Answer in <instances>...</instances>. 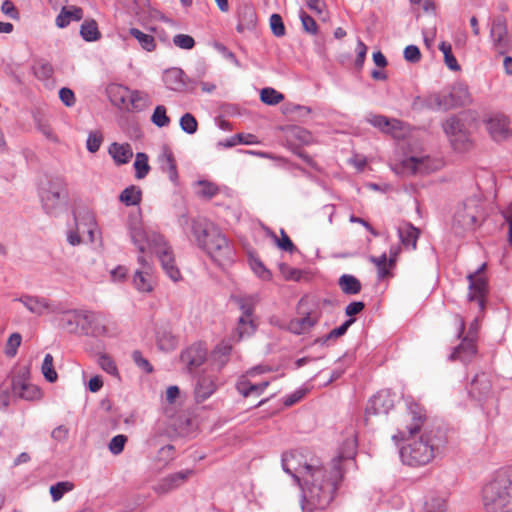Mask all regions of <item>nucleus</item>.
<instances>
[{"label": "nucleus", "mask_w": 512, "mask_h": 512, "mask_svg": "<svg viewBox=\"0 0 512 512\" xmlns=\"http://www.w3.org/2000/svg\"><path fill=\"white\" fill-rule=\"evenodd\" d=\"M343 473L337 469L318 464L304 476L302 488V509L305 512L323 510L333 501Z\"/></svg>", "instance_id": "obj_1"}, {"label": "nucleus", "mask_w": 512, "mask_h": 512, "mask_svg": "<svg viewBox=\"0 0 512 512\" xmlns=\"http://www.w3.org/2000/svg\"><path fill=\"white\" fill-rule=\"evenodd\" d=\"M446 444L447 434L444 428L426 426L419 439H411L409 443L400 448L401 461L410 467L425 466Z\"/></svg>", "instance_id": "obj_2"}, {"label": "nucleus", "mask_w": 512, "mask_h": 512, "mask_svg": "<svg viewBox=\"0 0 512 512\" xmlns=\"http://www.w3.org/2000/svg\"><path fill=\"white\" fill-rule=\"evenodd\" d=\"M192 234L198 246L219 266L224 267L234 261V249L221 230L206 219L192 221Z\"/></svg>", "instance_id": "obj_3"}, {"label": "nucleus", "mask_w": 512, "mask_h": 512, "mask_svg": "<svg viewBox=\"0 0 512 512\" xmlns=\"http://www.w3.org/2000/svg\"><path fill=\"white\" fill-rule=\"evenodd\" d=\"M486 512H512V465L500 469L482 489Z\"/></svg>", "instance_id": "obj_4"}, {"label": "nucleus", "mask_w": 512, "mask_h": 512, "mask_svg": "<svg viewBox=\"0 0 512 512\" xmlns=\"http://www.w3.org/2000/svg\"><path fill=\"white\" fill-rule=\"evenodd\" d=\"M282 468L290 474L296 483L301 486V480L307 476L319 463L317 459L307 461L302 452L294 450L282 455Z\"/></svg>", "instance_id": "obj_5"}, {"label": "nucleus", "mask_w": 512, "mask_h": 512, "mask_svg": "<svg viewBox=\"0 0 512 512\" xmlns=\"http://www.w3.org/2000/svg\"><path fill=\"white\" fill-rule=\"evenodd\" d=\"M66 183L62 177H54L42 186L39 196L42 207L47 214H54L62 197L66 196Z\"/></svg>", "instance_id": "obj_6"}, {"label": "nucleus", "mask_w": 512, "mask_h": 512, "mask_svg": "<svg viewBox=\"0 0 512 512\" xmlns=\"http://www.w3.org/2000/svg\"><path fill=\"white\" fill-rule=\"evenodd\" d=\"M406 416L410 423H406L403 429L399 428L398 433L392 436L394 441L404 440L406 439L407 435L413 436L414 434L420 432L421 427L424 425L426 420L424 408L414 402H410L408 404Z\"/></svg>", "instance_id": "obj_7"}, {"label": "nucleus", "mask_w": 512, "mask_h": 512, "mask_svg": "<svg viewBox=\"0 0 512 512\" xmlns=\"http://www.w3.org/2000/svg\"><path fill=\"white\" fill-rule=\"evenodd\" d=\"M490 38L495 50L502 55L512 48V39L508 34L507 21L503 15H497L491 20Z\"/></svg>", "instance_id": "obj_8"}, {"label": "nucleus", "mask_w": 512, "mask_h": 512, "mask_svg": "<svg viewBox=\"0 0 512 512\" xmlns=\"http://www.w3.org/2000/svg\"><path fill=\"white\" fill-rule=\"evenodd\" d=\"M236 302L242 311V315L238 320L239 335L240 337L243 335H250L256 330V325L252 316L254 314L257 299L254 296L239 297L236 298Z\"/></svg>", "instance_id": "obj_9"}, {"label": "nucleus", "mask_w": 512, "mask_h": 512, "mask_svg": "<svg viewBox=\"0 0 512 512\" xmlns=\"http://www.w3.org/2000/svg\"><path fill=\"white\" fill-rule=\"evenodd\" d=\"M486 265L482 264L474 273H470L467 276L469 281V301H475L478 303L480 309L485 307V298L488 293V282L482 275V271Z\"/></svg>", "instance_id": "obj_10"}, {"label": "nucleus", "mask_w": 512, "mask_h": 512, "mask_svg": "<svg viewBox=\"0 0 512 512\" xmlns=\"http://www.w3.org/2000/svg\"><path fill=\"white\" fill-rule=\"evenodd\" d=\"M437 168V163L429 156H410L400 162L398 169L401 173L407 175H425Z\"/></svg>", "instance_id": "obj_11"}, {"label": "nucleus", "mask_w": 512, "mask_h": 512, "mask_svg": "<svg viewBox=\"0 0 512 512\" xmlns=\"http://www.w3.org/2000/svg\"><path fill=\"white\" fill-rule=\"evenodd\" d=\"M130 237L139 252L144 253L147 249L153 250L156 245L162 244V235L156 232H147L140 223L130 226Z\"/></svg>", "instance_id": "obj_12"}, {"label": "nucleus", "mask_w": 512, "mask_h": 512, "mask_svg": "<svg viewBox=\"0 0 512 512\" xmlns=\"http://www.w3.org/2000/svg\"><path fill=\"white\" fill-rule=\"evenodd\" d=\"M394 408V395L390 390H381L370 398L365 409L366 421L371 415L388 414Z\"/></svg>", "instance_id": "obj_13"}, {"label": "nucleus", "mask_w": 512, "mask_h": 512, "mask_svg": "<svg viewBox=\"0 0 512 512\" xmlns=\"http://www.w3.org/2000/svg\"><path fill=\"white\" fill-rule=\"evenodd\" d=\"M151 252L156 254L163 270L171 280L176 282L181 278V273L175 264L173 251L166 244L164 238L162 239V244L156 245Z\"/></svg>", "instance_id": "obj_14"}, {"label": "nucleus", "mask_w": 512, "mask_h": 512, "mask_svg": "<svg viewBox=\"0 0 512 512\" xmlns=\"http://www.w3.org/2000/svg\"><path fill=\"white\" fill-rule=\"evenodd\" d=\"M207 359V347L201 343H193L182 351L180 360L186 365L189 373L194 372L198 369Z\"/></svg>", "instance_id": "obj_15"}, {"label": "nucleus", "mask_w": 512, "mask_h": 512, "mask_svg": "<svg viewBox=\"0 0 512 512\" xmlns=\"http://www.w3.org/2000/svg\"><path fill=\"white\" fill-rule=\"evenodd\" d=\"M486 126L490 136L496 142H501L512 137L510 120L506 115L502 113H496L488 118L486 121Z\"/></svg>", "instance_id": "obj_16"}, {"label": "nucleus", "mask_w": 512, "mask_h": 512, "mask_svg": "<svg viewBox=\"0 0 512 512\" xmlns=\"http://www.w3.org/2000/svg\"><path fill=\"white\" fill-rule=\"evenodd\" d=\"M444 132L451 138V143L457 150L466 149L468 146V137L464 129V124L456 116H452L443 124Z\"/></svg>", "instance_id": "obj_17"}, {"label": "nucleus", "mask_w": 512, "mask_h": 512, "mask_svg": "<svg viewBox=\"0 0 512 512\" xmlns=\"http://www.w3.org/2000/svg\"><path fill=\"white\" fill-rule=\"evenodd\" d=\"M195 471L193 469H185L162 478L154 487L153 490L159 495L167 494L180 486H182Z\"/></svg>", "instance_id": "obj_18"}, {"label": "nucleus", "mask_w": 512, "mask_h": 512, "mask_svg": "<svg viewBox=\"0 0 512 512\" xmlns=\"http://www.w3.org/2000/svg\"><path fill=\"white\" fill-rule=\"evenodd\" d=\"M163 81L169 90L176 92L192 91L195 82L188 80L184 71L180 68H171L164 72Z\"/></svg>", "instance_id": "obj_19"}, {"label": "nucleus", "mask_w": 512, "mask_h": 512, "mask_svg": "<svg viewBox=\"0 0 512 512\" xmlns=\"http://www.w3.org/2000/svg\"><path fill=\"white\" fill-rule=\"evenodd\" d=\"M106 316L101 312L85 310L84 322L81 325V332L85 335L104 336L107 334Z\"/></svg>", "instance_id": "obj_20"}, {"label": "nucleus", "mask_w": 512, "mask_h": 512, "mask_svg": "<svg viewBox=\"0 0 512 512\" xmlns=\"http://www.w3.org/2000/svg\"><path fill=\"white\" fill-rule=\"evenodd\" d=\"M492 381L489 374L481 372L472 379L469 395L478 402H483L492 396Z\"/></svg>", "instance_id": "obj_21"}, {"label": "nucleus", "mask_w": 512, "mask_h": 512, "mask_svg": "<svg viewBox=\"0 0 512 512\" xmlns=\"http://www.w3.org/2000/svg\"><path fill=\"white\" fill-rule=\"evenodd\" d=\"M357 451V442L353 438H347L340 446L337 456L331 461L330 468L340 470L344 474V465L354 463Z\"/></svg>", "instance_id": "obj_22"}, {"label": "nucleus", "mask_w": 512, "mask_h": 512, "mask_svg": "<svg viewBox=\"0 0 512 512\" xmlns=\"http://www.w3.org/2000/svg\"><path fill=\"white\" fill-rule=\"evenodd\" d=\"M15 301L22 303L30 313L37 316H42L46 312H55L53 304L46 297L23 294L19 298H16Z\"/></svg>", "instance_id": "obj_23"}, {"label": "nucleus", "mask_w": 512, "mask_h": 512, "mask_svg": "<svg viewBox=\"0 0 512 512\" xmlns=\"http://www.w3.org/2000/svg\"><path fill=\"white\" fill-rule=\"evenodd\" d=\"M10 388L12 396L20 399L32 401L39 399L41 396V392L37 386L28 383L20 376L12 377L10 380Z\"/></svg>", "instance_id": "obj_24"}, {"label": "nucleus", "mask_w": 512, "mask_h": 512, "mask_svg": "<svg viewBox=\"0 0 512 512\" xmlns=\"http://www.w3.org/2000/svg\"><path fill=\"white\" fill-rule=\"evenodd\" d=\"M85 310L69 309L58 317V326L71 334H78L84 322Z\"/></svg>", "instance_id": "obj_25"}, {"label": "nucleus", "mask_w": 512, "mask_h": 512, "mask_svg": "<svg viewBox=\"0 0 512 512\" xmlns=\"http://www.w3.org/2000/svg\"><path fill=\"white\" fill-rule=\"evenodd\" d=\"M477 352L475 337L471 336L470 333L466 336L461 343L454 348V351L450 354L449 359L451 361L460 360L463 363H469Z\"/></svg>", "instance_id": "obj_26"}, {"label": "nucleus", "mask_w": 512, "mask_h": 512, "mask_svg": "<svg viewBox=\"0 0 512 512\" xmlns=\"http://www.w3.org/2000/svg\"><path fill=\"white\" fill-rule=\"evenodd\" d=\"M138 262L141 264L142 269L135 271L133 278L134 286L140 292H150L153 289L152 276L150 274L151 266L142 255L138 257Z\"/></svg>", "instance_id": "obj_27"}, {"label": "nucleus", "mask_w": 512, "mask_h": 512, "mask_svg": "<svg viewBox=\"0 0 512 512\" xmlns=\"http://www.w3.org/2000/svg\"><path fill=\"white\" fill-rule=\"evenodd\" d=\"M158 161L162 172L167 173L169 180L173 184L177 185L179 179L177 163L173 152L168 146H163L162 153L159 155Z\"/></svg>", "instance_id": "obj_28"}, {"label": "nucleus", "mask_w": 512, "mask_h": 512, "mask_svg": "<svg viewBox=\"0 0 512 512\" xmlns=\"http://www.w3.org/2000/svg\"><path fill=\"white\" fill-rule=\"evenodd\" d=\"M74 221L77 229L83 228L90 236V240L93 241V233L96 227L95 216L89 209H83L80 211H74Z\"/></svg>", "instance_id": "obj_29"}, {"label": "nucleus", "mask_w": 512, "mask_h": 512, "mask_svg": "<svg viewBox=\"0 0 512 512\" xmlns=\"http://www.w3.org/2000/svg\"><path fill=\"white\" fill-rule=\"evenodd\" d=\"M256 23L257 15L253 7L246 5L238 11V24L236 29L239 33L253 30L256 27Z\"/></svg>", "instance_id": "obj_30"}, {"label": "nucleus", "mask_w": 512, "mask_h": 512, "mask_svg": "<svg viewBox=\"0 0 512 512\" xmlns=\"http://www.w3.org/2000/svg\"><path fill=\"white\" fill-rule=\"evenodd\" d=\"M108 153L113 158L116 165L127 164L133 157V150L130 144L112 143L109 146Z\"/></svg>", "instance_id": "obj_31"}, {"label": "nucleus", "mask_w": 512, "mask_h": 512, "mask_svg": "<svg viewBox=\"0 0 512 512\" xmlns=\"http://www.w3.org/2000/svg\"><path fill=\"white\" fill-rule=\"evenodd\" d=\"M216 388L217 386L212 377L205 375L200 376L194 389L196 401H205L216 391Z\"/></svg>", "instance_id": "obj_32"}, {"label": "nucleus", "mask_w": 512, "mask_h": 512, "mask_svg": "<svg viewBox=\"0 0 512 512\" xmlns=\"http://www.w3.org/2000/svg\"><path fill=\"white\" fill-rule=\"evenodd\" d=\"M398 234L401 243L411 249H416L417 240L420 235V230L413 226L411 223H404L398 228Z\"/></svg>", "instance_id": "obj_33"}, {"label": "nucleus", "mask_w": 512, "mask_h": 512, "mask_svg": "<svg viewBox=\"0 0 512 512\" xmlns=\"http://www.w3.org/2000/svg\"><path fill=\"white\" fill-rule=\"evenodd\" d=\"M107 95L114 106L123 107L128 101L130 89L121 84L112 83L106 89Z\"/></svg>", "instance_id": "obj_34"}, {"label": "nucleus", "mask_w": 512, "mask_h": 512, "mask_svg": "<svg viewBox=\"0 0 512 512\" xmlns=\"http://www.w3.org/2000/svg\"><path fill=\"white\" fill-rule=\"evenodd\" d=\"M82 18L83 10L80 7L71 6L67 8L62 6L61 12L56 17V25L59 28H65L71 21H80Z\"/></svg>", "instance_id": "obj_35"}, {"label": "nucleus", "mask_w": 512, "mask_h": 512, "mask_svg": "<svg viewBox=\"0 0 512 512\" xmlns=\"http://www.w3.org/2000/svg\"><path fill=\"white\" fill-rule=\"evenodd\" d=\"M338 286L345 295H356L362 290L360 280L351 274H343L338 279Z\"/></svg>", "instance_id": "obj_36"}, {"label": "nucleus", "mask_w": 512, "mask_h": 512, "mask_svg": "<svg viewBox=\"0 0 512 512\" xmlns=\"http://www.w3.org/2000/svg\"><path fill=\"white\" fill-rule=\"evenodd\" d=\"M156 341L160 350L172 351L178 345V339L171 331L167 329H158L156 332Z\"/></svg>", "instance_id": "obj_37"}, {"label": "nucleus", "mask_w": 512, "mask_h": 512, "mask_svg": "<svg viewBox=\"0 0 512 512\" xmlns=\"http://www.w3.org/2000/svg\"><path fill=\"white\" fill-rule=\"evenodd\" d=\"M451 92H440L430 94V101L433 103V110L448 111L455 108Z\"/></svg>", "instance_id": "obj_38"}, {"label": "nucleus", "mask_w": 512, "mask_h": 512, "mask_svg": "<svg viewBox=\"0 0 512 512\" xmlns=\"http://www.w3.org/2000/svg\"><path fill=\"white\" fill-rule=\"evenodd\" d=\"M232 351V345L227 341H221L213 350V359L218 365L219 369H222L229 360V356Z\"/></svg>", "instance_id": "obj_39"}, {"label": "nucleus", "mask_w": 512, "mask_h": 512, "mask_svg": "<svg viewBox=\"0 0 512 512\" xmlns=\"http://www.w3.org/2000/svg\"><path fill=\"white\" fill-rule=\"evenodd\" d=\"M80 35L87 42H94L101 38L98 24L94 19L85 20L80 27Z\"/></svg>", "instance_id": "obj_40"}, {"label": "nucleus", "mask_w": 512, "mask_h": 512, "mask_svg": "<svg viewBox=\"0 0 512 512\" xmlns=\"http://www.w3.org/2000/svg\"><path fill=\"white\" fill-rule=\"evenodd\" d=\"M142 199V191L138 186L130 185L125 188L120 196L119 200L125 204L126 206H135L141 202Z\"/></svg>", "instance_id": "obj_41"}, {"label": "nucleus", "mask_w": 512, "mask_h": 512, "mask_svg": "<svg viewBox=\"0 0 512 512\" xmlns=\"http://www.w3.org/2000/svg\"><path fill=\"white\" fill-rule=\"evenodd\" d=\"M129 34L134 37L141 48L147 52H152L156 49L155 38L152 35L146 34L137 28H130Z\"/></svg>", "instance_id": "obj_42"}, {"label": "nucleus", "mask_w": 512, "mask_h": 512, "mask_svg": "<svg viewBox=\"0 0 512 512\" xmlns=\"http://www.w3.org/2000/svg\"><path fill=\"white\" fill-rule=\"evenodd\" d=\"M32 71L37 79L45 81L52 77L54 70L47 60L37 59L32 65Z\"/></svg>", "instance_id": "obj_43"}, {"label": "nucleus", "mask_w": 512, "mask_h": 512, "mask_svg": "<svg viewBox=\"0 0 512 512\" xmlns=\"http://www.w3.org/2000/svg\"><path fill=\"white\" fill-rule=\"evenodd\" d=\"M317 321V318L311 317L310 314L308 313L304 317L291 320L289 327L293 333L301 334L312 328L317 323Z\"/></svg>", "instance_id": "obj_44"}, {"label": "nucleus", "mask_w": 512, "mask_h": 512, "mask_svg": "<svg viewBox=\"0 0 512 512\" xmlns=\"http://www.w3.org/2000/svg\"><path fill=\"white\" fill-rule=\"evenodd\" d=\"M269 382L263 381L259 384H253L249 381H241L237 384V390L244 397H248L253 393L258 395L262 394L264 390L268 387Z\"/></svg>", "instance_id": "obj_45"}, {"label": "nucleus", "mask_w": 512, "mask_h": 512, "mask_svg": "<svg viewBox=\"0 0 512 512\" xmlns=\"http://www.w3.org/2000/svg\"><path fill=\"white\" fill-rule=\"evenodd\" d=\"M450 92L452 94L451 97L453 98L455 108L468 105L471 102L468 88L462 84L453 86Z\"/></svg>", "instance_id": "obj_46"}, {"label": "nucleus", "mask_w": 512, "mask_h": 512, "mask_svg": "<svg viewBox=\"0 0 512 512\" xmlns=\"http://www.w3.org/2000/svg\"><path fill=\"white\" fill-rule=\"evenodd\" d=\"M355 322L354 318L347 319L343 324H341L339 327L332 329L328 334H326L323 337H319L315 340L316 344L324 345L329 340L336 339L338 337L343 336L348 328Z\"/></svg>", "instance_id": "obj_47"}, {"label": "nucleus", "mask_w": 512, "mask_h": 512, "mask_svg": "<svg viewBox=\"0 0 512 512\" xmlns=\"http://www.w3.org/2000/svg\"><path fill=\"white\" fill-rule=\"evenodd\" d=\"M368 121L372 126L379 128L385 133L391 132L396 128V125L399 124L398 120H390L384 115H371Z\"/></svg>", "instance_id": "obj_48"}, {"label": "nucleus", "mask_w": 512, "mask_h": 512, "mask_svg": "<svg viewBox=\"0 0 512 512\" xmlns=\"http://www.w3.org/2000/svg\"><path fill=\"white\" fill-rule=\"evenodd\" d=\"M128 101L130 104V107L127 106L128 110L142 111L147 107L148 96L138 90H130Z\"/></svg>", "instance_id": "obj_49"}, {"label": "nucleus", "mask_w": 512, "mask_h": 512, "mask_svg": "<svg viewBox=\"0 0 512 512\" xmlns=\"http://www.w3.org/2000/svg\"><path fill=\"white\" fill-rule=\"evenodd\" d=\"M134 169L136 179H143L148 175L151 167L148 163V155L146 153L138 152L136 154Z\"/></svg>", "instance_id": "obj_50"}, {"label": "nucleus", "mask_w": 512, "mask_h": 512, "mask_svg": "<svg viewBox=\"0 0 512 512\" xmlns=\"http://www.w3.org/2000/svg\"><path fill=\"white\" fill-rule=\"evenodd\" d=\"M439 50L444 55V62L446 64V66L450 70H452V71H459L460 70V65L458 64L455 56L452 53V46H451V44L446 42V41H442L439 44Z\"/></svg>", "instance_id": "obj_51"}, {"label": "nucleus", "mask_w": 512, "mask_h": 512, "mask_svg": "<svg viewBox=\"0 0 512 512\" xmlns=\"http://www.w3.org/2000/svg\"><path fill=\"white\" fill-rule=\"evenodd\" d=\"M284 99V95L274 88L266 87L260 92V100L267 105H277Z\"/></svg>", "instance_id": "obj_52"}, {"label": "nucleus", "mask_w": 512, "mask_h": 512, "mask_svg": "<svg viewBox=\"0 0 512 512\" xmlns=\"http://www.w3.org/2000/svg\"><path fill=\"white\" fill-rule=\"evenodd\" d=\"M74 484L69 481H61L50 487V494L54 502L59 501L63 495L73 490Z\"/></svg>", "instance_id": "obj_53"}, {"label": "nucleus", "mask_w": 512, "mask_h": 512, "mask_svg": "<svg viewBox=\"0 0 512 512\" xmlns=\"http://www.w3.org/2000/svg\"><path fill=\"white\" fill-rule=\"evenodd\" d=\"M151 122L160 128L166 127L170 124V118L167 116V110L165 106L158 105L155 107L151 116Z\"/></svg>", "instance_id": "obj_54"}, {"label": "nucleus", "mask_w": 512, "mask_h": 512, "mask_svg": "<svg viewBox=\"0 0 512 512\" xmlns=\"http://www.w3.org/2000/svg\"><path fill=\"white\" fill-rule=\"evenodd\" d=\"M446 500L439 496H430L424 504L425 512H445Z\"/></svg>", "instance_id": "obj_55"}, {"label": "nucleus", "mask_w": 512, "mask_h": 512, "mask_svg": "<svg viewBox=\"0 0 512 512\" xmlns=\"http://www.w3.org/2000/svg\"><path fill=\"white\" fill-rule=\"evenodd\" d=\"M41 369L45 379L48 382L53 383L57 380L58 375L53 367V356L51 354L45 355Z\"/></svg>", "instance_id": "obj_56"}, {"label": "nucleus", "mask_w": 512, "mask_h": 512, "mask_svg": "<svg viewBox=\"0 0 512 512\" xmlns=\"http://www.w3.org/2000/svg\"><path fill=\"white\" fill-rule=\"evenodd\" d=\"M280 235L281 237L277 238V236L274 233H272V236L275 239L277 247L283 251L294 253L297 250V248L290 239V237L287 235V233L284 231V229L280 230Z\"/></svg>", "instance_id": "obj_57"}, {"label": "nucleus", "mask_w": 512, "mask_h": 512, "mask_svg": "<svg viewBox=\"0 0 512 512\" xmlns=\"http://www.w3.org/2000/svg\"><path fill=\"white\" fill-rule=\"evenodd\" d=\"M257 142H258L257 137L253 134L238 133V134L232 136L230 139H228L225 143V146L233 147L237 144L251 145V144H256Z\"/></svg>", "instance_id": "obj_58"}, {"label": "nucleus", "mask_w": 512, "mask_h": 512, "mask_svg": "<svg viewBox=\"0 0 512 512\" xmlns=\"http://www.w3.org/2000/svg\"><path fill=\"white\" fill-rule=\"evenodd\" d=\"M181 129L187 134H194L198 130V122L194 115L185 113L179 121Z\"/></svg>", "instance_id": "obj_59"}, {"label": "nucleus", "mask_w": 512, "mask_h": 512, "mask_svg": "<svg viewBox=\"0 0 512 512\" xmlns=\"http://www.w3.org/2000/svg\"><path fill=\"white\" fill-rule=\"evenodd\" d=\"M198 185L200 189L197 191V195L201 198L211 199L219 192L218 187L209 181H199Z\"/></svg>", "instance_id": "obj_60"}, {"label": "nucleus", "mask_w": 512, "mask_h": 512, "mask_svg": "<svg viewBox=\"0 0 512 512\" xmlns=\"http://www.w3.org/2000/svg\"><path fill=\"white\" fill-rule=\"evenodd\" d=\"M299 17L302 23L303 30L311 35H316L318 32V25L314 18L307 14L304 10H300Z\"/></svg>", "instance_id": "obj_61"}, {"label": "nucleus", "mask_w": 512, "mask_h": 512, "mask_svg": "<svg viewBox=\"0 0 512 512\" xmlns=\"http://www.w3.org/2000/svg\"><path fill=\"white\" fill-rule=\"evenodd\" d=\"M270 28L276 37H283L286 34L283 19L279 14L274 13L270 16Z\"/></svg>", "instance_id": "obj_62"}, {"label": "nucleus", "mask_w": 512, "mask_h": 512, "mask_svg": "<svg viewBox=\"0 0 512 512\" xmlns=\"http://www.w3.org/2000/svg\"><path fill=\"white\" fill-rule=\"evenodd\" d=\"M127 440V436L123 434L114 436L109 442V451L114 455H119L124 450Z\"/></svg>", "instance_id": "obj_63"}, {"label": "nucleus", "mask_w": 512, "mask_h": 512, "mask_svg": "<svg viewBox=\"0 0 512 512\" xmlns=\"http://www.w3.org/2000/svg\"><path fill=\"white\" fill-rule=\"evenodd\" d=\"M173 44L180 49L191 50L195 46V40L188 34H177L173 37Z\"/></svg>", "instance_id": "obj_64"}]
</instances>
